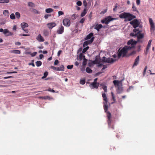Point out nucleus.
<instances>
[{"label":"nucleus","mask_w":155,"mask_h":155,"mask_svg":"<svg viewBox=\"0 0 155 155\" xmlns=\"http://www.w3.org/2000/svg\"><path fill=\"white\" fill-rule=\"evenodd\" d=\"M120 17L121 18H125V21H130L133 19L135 18L136 16L130 14L129 13L123 12L120 14Z\"/></svg>","instance_id":"1"},{"label":"nucleus","mask_w":155,"mask_h":155,"mask_svg":"<svg viewBox=\"0 0 155 155\" xmlns=\"http://www.w3.org/2000/svg\"><path fill=\"white\" fill-rule=\"evenodd\" d=\"M128 48V46H126L119 52L118 55V58H120L122 55L123 57L126 55L128 50H129Z\"/></svg>","instance_id":"2"},{"label":"nucleus","mask_w":155,"mask_h":155,"mask_svg":"<svg viewBox=\"0 0 155 155\" xmlns=\"http://www.w3.org/2000/svg\"><path fill=\"white\" fill-rule=\"evenodd\" d=\"M137 43V41H134L133 39H131L129 40L127 42L128 45L127 46L128 47V48L130 50L134 48L136 44Z\"/></svg>","instance_id":"3"},{"label":"nucleus","mask_w":155,"mask_h":155,"mask_svg":"<svg viewBox=\"0 0 155 155\" xmlns=\"http://www.w3.org/2000/svg\"><path fill=\"white\" fill-rule=\"evenodd\" d=\"M106 112L107 113V117L108 118L107 123L108 125L109 128H110L111 127L113 130L114 129V127L113 126L111 125V114L110 112L107 111V110Z\"/></svg>","instance_id":"4"},{"label":"nucleus","mask_w":155,"mask_h":155,"mask_svg":"<svg viewBox=\"0 0 155 155\" xmlns=\"http://www.w3.org/2000/svg\"><path fill=\"white\" fill-rule=\"evenodd\" d=\"M130 23L135 28L139 26L140 24V22L137 19H134L130 21Z\"/></svg>","instance_id":"5"},{"label":"nucleus","mask_w":155,"mask_h":155,"mask_svg":"<svg viewBox=\"0 0 155 155\" xmlns=\"http://www.w3.org/2000/svg\"><path fill=\"white\" fill-rule=\"evenodd\" d=\"M114 19V18H112L110 16H109L108 17L101 20V22L102 23H105L106 24H107L110 21Z\"/></svg>","instance_id":"6"},{"label":"nucleus","mask_w":155,"mask_h":155,"mask_svg":"<svg viewBox=\"0 0 155 155\" xmlns=\"http://www.w3.org/2000/svg\"><path fill=\"white\" fill-rule=\"evenodd\" d=\"M103 100L105 101L104 102H103L104 108V110L105 112H106L107 111V110L108 108L107 104L108 100L107 97H105L103 98Z\"/></svg>","instance_id":"7"},{"label":"nucleus","mask_w":155,"mask_h":155,"mask_svg":"<svg viewBox=\"0 0 155 155\" xmlns=\"http://www.w3.org/2000/svg\"><path fill=\"white\" fill-rule=\"evenodd\" d=\"M149 21L150 25V30L153 31L155 30L154 23L151 18H149Z\"/></svg>","instance_id":"8"},{"label":"nucleus","mask_w":155,"mask_h":155,"mask_svg":"<svg viewBox=\"0 0 155 155\" xmlns=\"http://www.w3.org/2000/svg\"><path fill=\"white\" fill-rule=\"evenodd\" d=\"M63 23L65 26L69 27L70 25L71 22L69 19L65 18L63 20Z\"/></svg>","instance_id":"9"},{"label":"nucleus","mask_w":155,"mask_h":155,"mask_svg":"<svg viewBox=\"0 0 155 155\" xmlns=\"http://www.w3.org/2000/svg\"><path fill=\"white\" fill-rule=\"evenodd\" d=\"M94 37H92L90 40H87L84 42L83 44V46L84 48L87 46L88 44L94 41Z\"/></svg>","instance_id":"10"},{"label":"nucleus","mask_w":155,"mask_h":155,"mask_svg":"<svg viewBox=\"0 0 155 155\" xmlns=\"http://www.w3.org/2000/svg\"><path fill=\"white\" fill-rule=\"evenodd\" d=\"M99 83L93 82L90 84L89 87L91 89L97 88L99 87Z\"/></svg>","instance_id":"11"},{"label":"nucleus","mask_w":155,"mask_h":155,"mask_svg":"<svg viewBox=\"0 0 155 155\" xmlns=\"http://www.w3.org/2000/svg\"><path fill=\"white\" fill-rule=\"evenodd\" d=\"M123 80H121L120 81H118L117 80H115L113 81V83L114 86L117 85H119L122 86V82Z\"/></svg>","instance_id":"12"},{"label":"nucleus","mask_w":155,"mask_h":155,"mask_svg":"<svg viewBox=\"0 0 155 155\" xmlns=\"http://www.w3.org/2000/svg\"><path fill=\"white\" fill-rule=\"evenodd\" d=\"M122 86L119 85H116L115 86V87L117 88V93L119 94H120L122 92L123 89V88L122 87Z\"/></svg>","instance_id":"13"},{"label":"nucleus","mask_w":155,"mask_h":155,"mask_svg":"<svg viewBox=\"0 0 155 155\" xmlns=\"http://www.w3.org/2000/svg\"><path fill=\"white\" fill-rule=\"evenodd\" d=\"M116 59H114L112 58H107L105 63H113L116 61Z\"/></svg>","instance_id":"14"},{"label":"nucleus","mask_w":155,"mask_h":155,"mask_svg":"<svg viewBox=\"0 0 155 155\" xmlns=\"http://www.w3.org/2000/svg\"><path fill=\"white\" fill-rule=\"evenodd\" d=\"M36 39L39 42H43L44 41V38L40 34H39L38 35Z\"/></svg>","instance_id":"15"},{"label":"nucleus","mask_w":155,"mask_h":155,"mask_svg":"<svg viewBox=\"0 0 155 155\" xmlns=\"http://www.w3.org/2000/svg\"><path fill=\"white\" fill-rule=\"evenodd\" d=\"M64 31V27L61 25V27L59 28L58 29L57 31V32L58 34H62L63 33Z\"/></svg>","instance_id":"16"},{"label":"nucleus","mask_w":155,"mask_h":155,"mask_svg":"<svg viewBox=\"0 0 155 155\" xmlns=\"http://www.w3.org/2000/svg\"><path fill=\"white\" fill-rule=\"evenodd\" d=\"M47 25L49 28L52 29L55 26L56 24L55 23L52 22L48 23Z\"/></svg>","instance_id":"17"},{"label":"nucleus","mask_w":155,"mask_h":155,"mask_svg":"<svg viewBox=\"0 0 155 155\" xmlns=\"http://www.w3.org/2000/svg\"><path fill=\"white\" fill-rule=\"evenodd\" d=\"M141 32L140 31L139 32V33L137 34V42L140 41L139 40L140 39H142L144 37L143 35V34H140V33Z\"/></svg>","instance_id":"18"},{"label":"nucleus","mask_w":155,"mask_h":155,"mask_svg":"<svg viewBox=\"0 0 155 155\" xmlns=\"http://www.w3.org/2000/svg\"><path fill=\"white\" fill-rule=\"evenodd\" d=\"M139 61V56H138L135 59L133 66H136L138 64Z\"/></svg>","instance_id":"19"},{"label":"nucleus","mask_w":155,"mask_h":155,"mask_svg":"<svg viewBox=\"0 0 155 155\" xmlns=\"http://www.w3.org/2000/svg\"><path fill=\"white\" fill-rule=\"evenodd\" d=\"M103 27L101 24L97 25L94 27V28L96 29L97 31H99V29Z\"/></svg>","instance_id":"20"},{"label":"nucleus","mask_w":155,"mask_h":155,"mask_svg":"<svg viewBox=\"0 0 155 155\" xmlns=\"http://www.w3.org/2000/svg\"><path fill=\"white\" fill-rule=\"evenodd\" d=\"M10 52L15 54H20L21 53L20 51L18 50H11Z\"/></svg>","instance_id":"21"},{"label":"nucleus","mask_w":155,"mask_h":155,"mask_svg":"<svg viewBox=\"0 0 155 155\" xmlns=\"http://www.w3.org/2000/svg\"><path fill=\"white\" fill-rule=\"evenodd\" d=\"M100 61V59L98 57L96 56L95 60L93 61V63L94 64H99Z\"/></svg>","instance_id":"22"},{"label":"nucleus","mask_w":155,"mask_h":155,"mask_svg":"<svg viewBox=\"0 0 155 155\" xmlns=\"http://www.w3.org/2000/svg\"><path fill=\"white\" fill-rule=\"evenodd\" d=\"M93 35V33H91L89 34L85 38V40H87L88 39H90L92 37V36Z\"/></svg>","instance_id":"23"},{"label":"nucleus","mask_w":155,"mask_h":155,"mask_svg":"<svg viewBox=\"0 0 155 155\" xmlns=\"http://www.w3.org/2000/svg\"><path fill=\"white\" fill-rule=\"evenodd\" d=\"M9 12L7 10H5L3 12V14L4 16L6 17H8L9 16Z\"/></svg>","instance_id":"24"},{"label":"nucleus","mask_w":155,"mask_h":155,"mask_svg":"<svg viewBox=\"0 0 155 155\" xmlns=\"http://www.w3.org/2000/svg\"><path fill=\"white\" fill-rule=\"evenodd\" d=\"M21 27L22 28H24L28 26V25L27 23L22 22L21 24Z\"/></svg>","instance_id":"25"},{"label":"nucleus","mask_w":155,"mask_h":155,"mask_svg":"<svg viewBox=\"0 0 155 155\" xmlns=\"http://www.w3.org/2000/svg\"><path fill=\"white\" fill-rule=\"evenodd\" d=\"M58 71H62L64 70V67L63 65H61L59 67H57Z\"/></svg>","instance_id":"26"},{"label":"nucleus","mask_w":155,"mask_h":155,"mask_svg":"<svg viewBox=\"0 0 155 155\" xmlns=\"http://www.w3.org/2000/svg\"><path fill=\"white\" fill-rule=\"evenodd\" d=\"M87 13V11L86 8L84 9L83 12L81 13V17L84 16Z\"/></svg>","instance_id":"27"},{"label":"nucleus","mask_w":155,"mask_h":155,"mask_svg":"<svg viewBox=\"0 0 155 155\" xmlns=\"http://www.w3.org/2000/svg\"><path fill=\"white\" fill-rule=\"evenodd\" d=\"M53 11L52 9L51 8H47L45 10V12L47 13H50L51 12Z\"/></svg>","instance_id":"28"},{"label":"nucleus","mask_w":155,"mask_h":155,"mask_svg":"<svg viewBox=\"0 0 155 155\" xmlns=\"http://www.w3.org/2000/svg\"><path fill=\"white\" fill-rule=\"evenodd\" d=\"M85 58V56L83 55L82 53H81L79 54V59L80 61L83 58Z\"/></svg>","instance_id":"29"},{"label":"nucleus","mask_w":155,"mask_h":155,"mask_svg":"<svg viewBox=\"0 0 155 155\" xmlns=\"http://www.w3.org/2000/svg\"><path fill=\"white\" fill-rule=\"evenodd\" d=\"M36 66L38 67L41 66L42 64V62L40 61H38L36 62Z\"/></svg>","instance_id":"30"},{"label":"nucleus","mask_w":155,"mask_h":155,"mask_svg":"<svg viewBox=\"0 0 155 155\" xmlns=\"http://www.w3.org/2000/svg\"><path fill=\"white\" fill-rule=\"evenodd\" d=\"M86 71L88 73H91L92 71L88 67H87L86 69Z\"/></svg>","instance_id":"31"},{"label":"nucleus","mask_w":155,"mask_h":155,"mask_svg":"<svg viewBox=\"0 0 155 155\" xmlns=\"http://www.w3.org/2000/svg\"><path fill=\"white\" fill-rule=\"evenodd\" d=\"M43 33L45 36H48L49 35V32L47 30H44L43 31Z\"/></svg>","instance_id":"32"},{"label":"nucleus","mask_w":155,"mask_h":155,"mask_svg":"<svg viewBox=\"0 0 155 155\" xmlns=\"http://www.w3.org/2000/svg\"><path fill=\"white\" fill-rule=\"evenodd\" d=\"M10 18L11 19L13 20L15 18V16L14 13H12L10 15Z\"/></svg>","instance_id":"33"},{"label":"nucleus","mask_w":155,"mask_h":155,"mask_svg":"<svg viewBox=\"0 0 155 155\" xmlns=\"http://www.w3.org/2000/svg\"><path fill=\"white\" fill-rule=\"evenodd\" d=\"M102 86V88L104 90L105 92H106L107 91V87L104 84L101 85Z\"/></svg>","instance_id":"34"},{"label":"nucleus","mask_w":155,"mask_h":155,"mask_svg":"<svg viewBox=\"0 0 155 155\" xmlns=\"http://www.w3.org/2000/svg\"><path fill=\"white\" fill-rule=\"evenodd\" d=\"M151 42L152 40H150L149 41L147 47V49H149L151 46Z\"/></svg>","instance_id":"35"},{"label":"nucleus","mask_w":155,"mask_h":155,"mask_svg":"<svg viewBox=\"0 0 155 155\" xmlns=\"http://www.w3.org/2000/svg\"><path fill=\"white\" fill-rule=\"evenodd\" d=\"M31 12L35 14H39V12L37 10L35 9H32L31 10Z\"/></svg>","instance_id":"36"},{"label":"nucleus","mask_w":155,"mask_h":155,"mask_svg":"<svg viewBox=\"0 0 155 155\" xmlns=\"http://www.w3.org/2000/svg\"><path fill=\"white\" fill-rule=\"evenodd\" d=\"M9 2V0H0V3H8Z\"/></svg>","instance_id":"37"},{"label":"nucleus","mask_w":155,"mask_h":155,"mask_svg":"<svg viewBox=\"0 0 155 155\" xmlns=\"http://www.w3.org/2000/svg\"><path fill=\"white\" fill-rule=\"evenodd\" d=\"M15 15L17 18L19 19L20 17V13L18 12H17L15 13Z\"/></svg>","instance_id":"38"},{"label":"nucleus","mask_w":155,"mask_h":155,"mask_svg":"<svg viewBox=\"0 0 155 155\" xmlns=\"http://www.w3.org/2000/svg\"><path fill=\"white\" fill-rule=\"evenodd\" d=\"M48 74V72L47 71L45 72L44 74V76L42 77V79H44L47 76Z\"/></svg>","instance_id":"39"},{"label":"nucleus","mask_w":155,"mask_h":155,"mask_svg":"<svg viewBox=\"0 0 155 155\" xmlns=\"http://www.w3.org/2000/svg\"><path fill=\"white\" fill-rule=\"evenodd\" d=\"M139 32H138L137 34H134V33H131L130 34V35L131 36H135V37H136L137 36V34H138L139 33V32Z\"/></svg>","instance_id":"40"},{"label":"nucleus","mask_w":155,"mask_h":155,"mask_svg":"<svg viewBox=\"0 0 155 155\" xmlns=\"http://www.w3.org/2000/svg\"><path fill=\"white\" fill-rule=\"evenodd\" d=\"M89 48V47L88 46H87L85 48L84 47V48L82 50V52H85L87 51V50Z\"/></svg>","instance_id":"41"},{"label":"nucleus","mask_w":155,"mask_h":155,"mask_svg":"<svg viewBox=\"0 0 155 155\" xmlns=\"http://www.w3.org/2000/svg\"><path fill=\"white\" fill-rule=\"evenodd\" d=\"M28 5L29 6L33 7L34 6V4L31 2H29L28 3Z\"/></svg>","instance_id":"42"},{"label":"nucleus","mask_w":155,"mask_h":155,"mask_svg":"<svg viewBox=\"0 0 155 155\" xmlns=\"http://www.w3.org/2000/svg\"><path fill=\"white\" fill-rule=\"evenodd\" d=\"M8 31H9L7 29L4 30L3 33L5 35V36H6V35H7V34L8 33Z\"/></svg>","instance_id":"43"},{"label":"nucleus","mask_w":155,"mask_h":155,"mask_svg":"<svg viewBox=\"0 0 155 155\" xmlns=\"http://www.w3.org/2000/svg\"><path fill=\"white\" fill-rule=\"evenodd\" d=\"M85 81L84 80H81L80 81V83L81 84H85Z\"/></svg>","instance_id":"44"},{"label":"nucleus","mask_w":155,"mask_h":155,"mask_svg":"<svg viewBox=\"0 0 155 155\" xmlns=\"http://www.w3.org/2000/svg\"><path fill=\"white\" fill-rule=\"evenodd\" d=\"M147 66H145L144 68V69L143 71V76L145 75L146 74V70L147 69Z\"/></svg>","instance_id":"45"},{"label":"nucleus","mask_w":155,"mask_h":155,"mask_svg":"<svg viewBox=\"0 0 155 155\" xmlns=\"http://www.w3.org/2000/svg\"><path fill=\"white\" fill-rule=\"evenodd\" d=\"M132 8L133 9V10L134 11H137L136 8V7L135 6L134 4H133Z\"/></svg>","instance_id":"46"},{"label":"nucleus","mask_w":155,"mask_h":155,"mask_svg":"<svg viewBox=\"0 0 155 155\" xmlns=\"http://www.w3.org/2000/svg\"><path fill=\"white\" fill-rule=\"evenodd\" d=\"M64 14V12L61 11H59L58 12V17L63 15Z\"/></svg>","instance_id":"47"},{"label":"nucleus","mask_w":155,"mask_h":155,"mask_svg":"<svg viewBox=\"0 0 155 155\" xmlns=\"http://www.w3.org/2000/svg\"><path fill=\"white\" fill-rule=\"evenodd\" d=\"M87 61V60L85 58H83V64L84 65H85L86 64V62Z\"/></svg>","instance_id":"48"},{"label":"nucleus","mask_w":155,"mask_h":155,"mask_svg":"<svg viewBox=\"0 0 155 155\" xmlns=\"http://www.w3.org/2000/svg\"><path fill=\"white\" fill-rule=\"evenodd\" d=\"M136 53V51H132V52H131L130 53L128 54V56H131L133 54H134Z\"/></svg>","instance_id":"49"},{"label":"nucleus","mask_w":155,"mask_h":155,"mask_svg":"<svg viewBox=\"0 0 155 155\" xmlns=\"http://www.w3.org/2000/svg\"><path fill=\"white\" fill-rule=\"evenodd\" d=\"M73 65H68L67 66V68L68 69H71L73 68Z\"/></svg>","instance_id":"50"},{"label":"nucleus","mask_w":155,"mask_h":155,"mask_svg":"<svg viewBox=\"0 0 155 155\" xmlns=\"http://www.w3.org/2000/svg\"><path fill=\"white\" fill-rule=\"evenodd\" d=\"M51 68L54 70H55L56 71H58L57 67H56L53 66H51Z\"/></svg>","instance_id":"51"},{"label":"nucleus","mask_w":155,"mask_h":155,"mask_svg":"<svg viewBox=\"0 0 155 155\" xmlns=\"http://www.w3.org/2000/svg\"><path fill=\"white\" fill-rule=\"evenodd\" d=\"M59 63V61L58 60H56L54 62V64L55 65H57Z\"/></svg>","instance_id":"52"},{"label":"nucleus","mask_w":155,"mask_h":155,"mask_svg":"<svg viewBox=\"0 0 155 155\" xmlns=\"http://www.w3.org/2000/svg\"><path fill=\"white\" fill-rule=\"evenodd\" d=\"M77 4L79 6H80L82 5V2L80 1H78L77 2Z\"/></svg>","instance_id":"53"},{"label":"nucleus","mask_w":155,"mask_h":155,"mask_svg":"<svg viewBox=\"0 0 155 155\" xmlns=\"http://www.w3.org/2000/svg\"><path fill=\"white\" fill-rule=\"evenodd\" d=\"M32 63H29L28 64V65H31L33 67H35V65L33 63V62H34V60H32Z\"/></svg>","instance_id":"54"},{"label":"nucleus","mask_w":155,"mask_h":155,"mask_svg":"<svg viewBox=\"0 0 155 155\" xmlns=\"http://www.w3.org/2000/svg\"><path fill=\"white\" fill-rule=\"evenodd\" d=\"M37 54V52H35L33 53H32L31 54V55L32 57L35 56Z\"/></svg>","instance_id":"55"},{"label":"nucleus","mask_w":155,"mask_h":155,"mask_svg":"<svg viewBox=\"0 0 155 155\" xmlns=\"http://www.w3.org/2000/svg\"><path fill=\"white\" fill-rule=\"evenodd\" d=\"M46 91H50L53 93L55 92V91L53 89H52L51 88H49L48 90H46Z\"/></svg>","instance_id":"56"},{"label":"nucleus","mask_w":155,"mask_h":155,"mask_svg":"<svg viewBox=\"0 0 155 155\" xmlns=\"http://www.w3.org/2000/svg\"><path fill=\"white\" fill-rule=\"evenodd\" d=\"M85 21V18H82L80 21V22L81 23H83Z\"/></svg>","instance_id":"57"},{"label":"nucleus","mask_w":155,"mask_h":155,"mask_svg":"<svg viewBox=\"0 0 155 155\" xmlns=\"http://www.w3.org/2000/svg\"><path fill=\"white\" fill-rule=\"evenodd\" d=\"M7 34V35H6V36H11L13 35V33L8 31V32Z\"/></svg>","instance_id":"58"},{"label":"nucleus","mask_w":155,"mask_h":155,"mask_svg":"<svg viewBox=\"0 0 155 155\" xmlns=\"http://www.w3.org/2000/svg\"><path fill=\"white\" fill-rule=\"evenodd\" d=\"M83 5L85 7L87 6V3L85 0H84L83 2Z\"/></svg>","instance_id":"59"},{"label":"nucleus","mask_w":155,"mask_h":155,"mask_svg":"<svg viewBox=\"0 0 155 155\" xmlns=\"http://www.w3.org/2000/svg\"><path fill=\"white\" fill-rule=\"evenodd\" d=\"M16 45L20 46L21 45V43L19 42H16L15 43Z\"/></svg>","instance_id":"60"},{"label":"nucleus","mask_w":155,"mask_h":155,"mask_svg":"<svg viewBox=\"0 0 155 155\" xmlns=\"http://www.w3.org/2000/svg\"><path fill=\"white\" fill-rule=\"evenodd\" d=\"M111 94L112 96V99H113V100H114V101H115V97L114 96V94H113V93L112 92Z\"/></svg>","instance_id":"61"},{"label":"nucleus","mask_w":155,"mask_h":155,"mask_svg":"<svg viewBox=\"0 0 155 155\" xmlns=\"http://www.w3.org/2000/svg\"><path fill=\"white\" fill-rule=\"evenodd\" d=\"M107 59V58H106L105 57H103L102 58V61L103 62H105V61H106V60Z\"/></svg>","instance_id":"62"},{"label":"nucleus","mask_w":155,"mask_h":155,"mask_svg":"<svg viewBox=\"0 0 155 155\" xmlns=\"http://www.w3.org/2000/svg\"><path fill=\"white\" fill-rule=\"evenodd\" d=\"M136 3L137 5H139L140 4V0H136Z\"/></svg>","instance_id":"63"},{"label":"nucleus","mask_w":155,"mask_h":155,"mask_svg":"<svg viewBox=\"0 0 155 155\" xmlns=\"http://www.w3.org/2000/svg\"><path fill=\"white\" fill-rule=\"evenodd\" d=\"M102 97H103V98L104 97H107L105 93H102Z\"/></svg>","instance_id":"64"}]
</instances>
